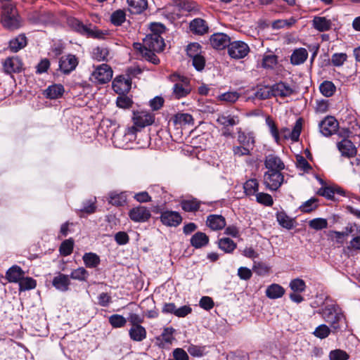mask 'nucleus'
<instances>
[{
    "label": "nucleus",
    "mask_w": 360,
    "mask_h": 360,
    "mask_svg": "<svg viewBox=\"0 0 360 360\" xmlns=\"http://www.w3.org/2000/svg\"><path fill=\"white\" fill-rule=\"evenodd\" d=\"M134 48L136 51L147 60L153 64H158L159 59L155 52H160L163 50L165 43L162 37L157 34L146 35L143 40V44L134 43Z\"/></svg>",
    "instance_id": "f257e3e1"
},
{
    "label": "nucleus",
    "mask_w": 360,
    "mask_h": 360,
    "mask_svg": "<svg viewBox=\"0 0 360 360\" xmlns=\"http://www.w3.org/2000/svg\"><path fill=\"white\" fill-rule=\"evenodd\" d=\"M266 122L269 127L271 135L277 143L280 142L281 137L283 139H290L293 142L298 141L302 128V119H298L296 121L292 131L287 127L281 128V130L278 131L276 124L269 117L266 118Z\"/></svg>",
    "instance_id": "f03ea898"
},
{
    "label": "nucleus",
    "mask_w": 360,
    "mask_h": 360,
    "mask_svg": "<svg viewBox=\"0 0 360 360\" xmlns=\"http://www.w3.org/2000/svg\"><path fill=\"white\" fill-rule=\"evenodd\" d=\"M323 319L330 324L334 332L340 330L345 326V319L338 306L335 304L326 305L322 310Z\"/></svg>",
    "instance_id": "7ed1b4c3"
},
{
    "label": "nucleus",
    "mask_w": 360,
    "mask_h": 360,
    "mask_svg": "<svg viewBox=\"0 0 360 360\" xmlns=\"http://www.w3.org/2000/svg\"><path fill=\"white\" fill-rule=\"evenodd\" d=\"M155 114L148 111H134L132 121L134 125L128 128L129 134H135L140 129L152 125L155 122Z\"/></svg>",
    "instance_id": "20e7f679"
},
{
    "label": "nucleus",
    "mask_w": 360,
    "mask_h": 360,
    "mask_svg": "<svg viewBox=\"0 0 360 360\" xmlns=\"http://www.w3.org/2000/svg\"><path fill=\"white\" fill-rule=\"evenodd\" d=\"M1 23L4 27L11 30L20 27V20L14 6L6 4L2 6Z\"/></svg>",
    "instance_id": "39448f33"
},
{
    "label": "nucleus",
    "mask_w": 360,
    "mask_h": 360,
    "mask_svg": "<svg viewBox=\"0 0 360 360\" xmlns=\"http://www.w3.org/2000/svg\"><path fill=\"white\" fill-rule=\"evenodd\" d=\"M127 77L123 75L117 76L112 82V89L118 94L123 95L128 93L131 89V76H136L141 73L139 68H128L127 70Z\"/></svg>",
    "instance_id": "423d86ee"
},
{
    "label": "nucleus",
    "mask_w": 360,
    "mask_h": 360,
    "mask_svg": "<svg viewBox=\"0 0 360 360\" xmlns=\"http://www.w3.org/2000/svg\"><path fill=\"white\" fill-rule=\"evenodd\" d=\"M68 22L69 26L72 30H75L76 32L82 34H84L88 37L96 39H103L105 34V32L96 28L91 24L89 25H85L81 21L76 18H69Z\"/></svg>",
    "instance_id": "0eeeda50"
},
{
    "label": "nucleus",
    "mask_w": 360,
    "mask_h": 360,
    "mask_svg": "<svg viewBox=\"0 0 360 360\" xmlns=\"http://www.w3.org/2000/svg\"><path fill=\"white\" fill-rule=\"evenodd\" d=\"M172 80L175 82L173 86V95L176 98L179 99L190 94L191 86L188 78L179 75H174Z\"/></svg>",
    "instance_id": "6e6552de"
},
{
    "label": "nucleus",
    "mask_w": 360,
    "mask_h": 360,
    "mask_svg": "<svg viewBox=\"0 0 360 360\" xmlns=\"http://www.w3.org/2000/svg\"><path fill=\"white\" fill-rule=\"evenodd\" d=\"M112 70L107 64H101L97 66L91 75V82L98 84H105L111 80Z\"/></svg>",
    "instance_id": "1a4fd4ad"
},
{
    "label": "nucleus",
    "mask_w": 360,
    "mask_h": 360,
    "mask_svg": "<svg viewBox=\"0 0 360 360\" xmlns=\"http://www.w3.org/2000/svg\"><path fill=\"white\" fill-rule=\"evenodd\" d=\"M284 181L281 172L266 171L263 177V183L266 188L270 191H276L280 188Z\"/></svg>",
    "instance_id": "9d476101"
},
{
    "label": "nucleus",
    "mask_w": 360,
    "mask_h": 360,
    "mask_svg": "<svg viewBox=\"0 0 360 360\" xmlns=\"http://www.w3.org/2000/svg\"><path fill=\"white\" fill-rule=\"evenodd\" d=\"M250 52L248 45L242 41L231 42L228 48L229 55L234 59L245 58Z\"/></svg>",
    "instance_id": "9b49d317"
},
{
    "label": "nucleus",
    "mask_w": 360,
    "mask_h": 360,
    "mask_svg": "<svg viewBox=\"0 0 360 360\" xmlns=\"http://www.w3.org/2000/svg\"><path fill=\"white\" fill-rule=\"evenodd\" d=\"M129 217L133 221L143 223L149 220L151 213L147 207L139 205L130 210Z\"/></svg>",
    "instance_id": "f8f14e48"
},
{
    "label": "nucleus",
    "mask_w": 360,
    "mask_h": 360,
    "mask_svg": "<svg viewBox=\"0 0 360 360\" xmlns=\"http://www.w3.org/2000/svg\"><path fill=\"white\" fill-rule=\"evenodd\" d=\"M210 41L214 49L221 50L226 46L229 47L231 44V38L224 33L218 32L210 37Z\"/></svg>",
    "instance_id": "ddd939ff"
},
{
    "label": "nucleus",
    "mask_w": 360,
    "mask_h": 360,
    "mask_svg": "<svg viewBox=\"0 0 360 360\" xmlns=\"http://www.w3.org/2000/svg\"><path fill=\"white\" fill-rule=\"evenodd\" d=\"M265 167L267 171L281 172L285 168V165L281 159L275 154H269L265 157Z\"/></svg>",
    "instance_id": "4468645a"
},
{
    "label": "nucleus",
    "mask_w": 360,
    "mask_h": 360,
    "mask_svg": "<svg viewBox=\"0 0 360 360\" xmlns=\"http://www.w3.org/2000/svg\"><path fill=\"white\" fill-rule=\"evenodd\" d=\"M77 65V58L75 56L72 54L61 57L59 61L60 69L65 74H68L74 70Z\"/></svg>",
    "instance_id": "2eb2a0df"
},
{
    "label": "nucleus",
    "mask_w": 360,
    "mask_h": 360,
    "mask_svg": "<svg viewBox=\"0 0 360 360\" xmlns=\"http://www.w3.org/2000/svg\"><path fill=\"white\" fill-rule=\"evenodd\" d=\"M338 123L333 117H327L319 124L320 131L326 136L332 135L337 131Z\"/></svg>",
    "instance_id": "dca6fc26"
},
{
    "label": "nucleus",
    "mask_w": 360,
    "mask_h": 360,
    "mask_svg": "<svg viewBox=\"0 0 360 360\" xmlns=\"http://www.w3.org/2000/svg\"><path fill=\"white\" fill-rule=\"evenodd\" d=\"M160 220L166 226H177L181 224L182 217L177 212L165 211L161 214Z\"/></svg>",
    "instance_id": "f3484780"
},
{
    "label": "nucleus",
    "mask_w": 360,
    "mask_h": 360,
    "mask_svg": "<svg viewBox=\"0 0 360 360\" xmlns=\"http://www.w3.org/2000/svg\"><path fill=\"white\" fill-rule=\"evenodd\" d=\"M3 67L5 72L12 74L20 72L22 68V63L18 57H9L4 60Z\"/></svg>",
    "instance_id": "a211bd4d"
},
{
    "label": "nucleus",
    "mask_w": 360,
    "mask_h": 360,
    "mask_svg": "<svg viewBox=\"0 0 360 360\" xmlns=\"http://www.w3.org/2000/svg\"><path fill=\"white\" fill-rule=\"evenodd\" d=\"M175 329L172 327H167L163 329L162 334L156 338V340L161 347H165L167 345H171L174 340V333Z\"/></svg>",
    "instance_id": "6ab92c4d"
},
{
    "label": "nucleus",
    "mask_w": 360,
    "mask_h": 360,
    "mask_svg": "<svg viewBox=\"0 0 360 360\" xmlns=\"http://www.w3.org/2000/svg\"><path fill=\"white\" fill-rule=\"evenodd\" d=\"M239 118L237 115L229 114L227 112L218 115L217 122L224 127H230L237 125L239 123Z\"/></svg>",
    "instance_id": "aec40b11"
},
{
    "label": "nucleus",
    "mask_w": 360,
    "mask_h": 360,
    "mask_svg": "<svg viewBox=\"0 0 360 360\" xmlns=\"http://www.w3.org/2000/svg\"><path fill=\"white\" fill-rule=\"evenodd\" d=\"M338 148L342 155L347 157H353L356 153V149L353 143L347 139L340 141L338 143Z\"/></svg>",
    "instance_id": "412c9836"
},
{
    "label": "nucleus",
    "mask_w": 360,
    "mask_h": 360,
    "mask_svg": "<svg viewBox=\"0 0 360 360\" xmlns=\"http://www.w3.org/2000/svg\"><path fill=\"white\" fill-rule=\"evenodd\" d=\"M52 285L58 290L65 292L69 289L70 280L68 275L59 273L52 281Z\"/></svg>",
    "instance_id": "4be33fe9"
},
{
    "label": "nucleus",
    "mask_w": 360,
    "mask_h": 360,
    "mask_svg": "<svg viewBox=\"0 0 360 360\" xmlns=\"http://www.w3.org/2000/svg\"><path fill=\"white\" fill-rule=\"evenodd\" d=\"M207 225L213 231L221 230L226 226L224 217L218 214H210L207 218Z\"/></svg>",
    "instance_id": "5701e85b"
},
{
    "label": "nucleus",
    "mask_w": 360,
    "mask_h": 360,
    "mask_svg": "<svg viewBox=\"0 0 360 360\" xmlns=\"http://www.w3.org/2000/svg\"><path fill=\"white\" fill-rule=\"evenodd\" d=\"M274 96L287 97L294 94V89L285 82H278L273 85Z\"/></svg>",
    "instance_id": "b1692460"
},
{
    "label": "nucleus",
    "mask_w": 360,
    "mask_h": 360,
    "mask_svg": "<svg viewBox=\"0 0 360 360\" xmlns=\"http://www.w3.org/2000/svg\"><path fill=\"white\" fill-rule=\"evenodd\" d=\"M333 23L326 17L315 16L312 20L313 27L319 32H326L331 29Z\"/></svg>",
    "instance_id": "393cba45"
},
{
    "label": "nucleus",
    "mask_w": 360,
    "mask_h": 360,
    "mask_svg": "<svg viewBox=\"0 0 360 360\" xmlns=\"http://www.w3.org/2000/svg\"><path fill=\"white\" fill-rule=\"evenodd\" d=\"M146 330L141 325L133 326L129 330V335L133 341L141 342L146 338Z\"/></svg>",
    "instance_id": "a878e982"
},
{
    "label": "nucleus",
    "mask_w": 360,
    "mask_h": 360,
    "mask_svg": "<svg viewBox=\"0 0 360 360\" xmlns=\"http://www.w3.org/2000/svg\"><path fill=\"white\" fill-rule=\"evenodd\" d=\"M238 134L239 143L252 150L255 143L254 134L252 132L245 133L240 130L238 131Z\"/></svg>",
    "instance_id": "bb28decb"
},
{
    "label": "nucleus",
    "mask_w": 360,
    "mask_h": 360,
    "mask_svg": "<svg viewBox=\"0 0 360 360\" xmlns=\"http://www.w3.org/2000/svg\"><path fill=\"white\" fill-rule=\"evenodd\" d=\"M308 58V52L304 48H299L292 52L290 56V62L294 65L304 63Z\"/></svg>",
    "instance_id": "cd10ccee"
},
{
    "label": "nucleus",
    "mask_w": 360,
    "mask_h": 360,
    "mask_svg": "<svg viewBox=\"0 0 360 360\" xmlns=\"http://www.w3.org/2000/svg\"><path fill=\"white\" fill-rule=\"evenodd\" d=\"M285 292V289L281 285L273 283L266 288L265 293L269 299L275 300L281 297Z\"/></svg>",
    "instance_id": "c85d7f7f"
},
{
    "label": "nucleus",
    "mask_w": 360,
    "mask_h": 360,
    "mask_svg": "<svg viewBox=\"0 0 360 360\" xmlns=\"http://www.w3.org/2000/svg\"><path fill=\"white\" fill-rule=\"evenodd\" d=\"M190 29L192 32L202 35L208 31V26L204 20L196 18L191 22Z\"/></svg>",
    "instance_id": "c756f323"
},
{
    "label": "nucleus",
    "mask_w": 360,
    "mask_h": 360,
    "mask_svg": "<svg viewBox=\"0 0 360 360\" xmlns=\"http://www.w3.org/2000/svg\"><path fill=\"white\" fill-rule=\"evenodd\" d=\"M23 276L24 271L18 266H13L6 274V277L10 283H18Z\"/></svg>",
    "instance_id": "7c9ffc66"
},
{
    "label": "nucleus",
    "mask_w": 360,
    "mask_h": 360,
    "mask_svg": "<svg viewBox=\"0 0 360 360\" xmlns=\"http://www.w3.org/2000/svg\"><path fill=\"white\" fill-rule=\"evenodd\" d=\"M129 11L132 14H139L148 6L147 0H127Z\"/></svg>",
    "instance_id": "2f4dec72"
},
{
    "label": "nucleus",
    "mask_w": 360,
    "mask_h": 360,
    "mask_svg": "<svg viewBox=\"0 0 360 360\" xmlns=\"http://www.w3.org/2000/svg\"><path fill=\"white\" fill-rule=\"evenodd\" d=\"M208 243V236L202 232L195 233L191 238V243L195 248H200L206 245Z\"/></svg>",
    "instance_id": "473e14b6"
},
{
    "label": "nucleus",
    "mask_w": 360,
    "mask_h": 360,
    "mask_svg": "<svg viewBox=\"0 0 360 360\" xmlns=\"http://www.w3.org/2000/svg\"><path fill=\"white\" fill-rule=\"evenodd\" d=\"M201 202L195 198L183 200L181 202V208L185 212H194L199 210Z\"/></svg>",
    "instance_id": "72a5a7b5"
},
{
    "label": "nucleus",
    "mask_w": 360,
    "mask_h": 360,
    "mask_svg": "<svg viewBox=\"0 0 360 360\" xmlns=\"http://www.w3.org/2000/svg\"><path fill=\"white\" fill-rule=\"evenodd\" d=\"M64 92V88L61 84H53L49 86L46 91V96L51 99H56L61 96Z\"/></svg>",
    "instance_id": "f704fd0d"
},
{
    "label": "nucleus",
    "mask_w": 360,
    "mask_h": 360,
    "mask_svg": "<svg viewBox=\"0 0 360 360\" xmlns=\"http://www.w3.org/2000/svg\"><path fill=\"white\" fill-rule=\"evenodd\" d=\"M218 246L226 253H231L236 248V243L229 238H222L219 240Z\"/></svg>",
    "instance_id": "c9c22d12"
},
{
    "label": "nucleus",
    "mask_w": 360,
    "mask_h": 360,
    "mask_svg": "<svg viewBox=\"0 0 360 360\" xmlns=\"http://www.w3.org/2000/svg\"><path fill=\"white\" fill-rule=\"evenodd\" d=\"M82 259L87 268H95L100 264L99 257L93 252L85 253Z\"/></svg>",
    "instance_id": "e433bc0d"
},
{
    "label": "nucleus",
    "mask_w": 360,
    "mask_h": 360,
    "mask_svg": "<svg viewBox=\"0 0 360 360\" xmlns=\"http://www.w3.org/2000/svg\"><path fill=\"white\" fill-rule=\"evenodd\" d=\"M173 122L176 125L184 126L193 124V117L188 113H178L174 115Z\"/></svg>",
    "instance_id": "4c0bfd02"
},
{
    "label": "nucleus",
    "mask_w": 360,
    "mask_h": 360,
    "mask_svg": "<svg viewBox=\"0 0 360 360\" xmlns=\"http://www.w3.org/2000/svg\"><path fill=\"white\" fill-rule=\"evenodd\" d=\"M27 44L26 37L25 35L20 34L15 39L11 40L9 44L10 49L12 51L17 52L20 49L25 47Z\"/></svg>",
    "instance_id": "58836bf2"
},
{
    "label": "nucleus",
    "mask_w": 360,
    "mask_h": 360,
    "mask_svg": "<svg viewBox=\"0 0 360 360\" xmlns=\"http://www.w3.org/2000/svg\"><path fill=\"white\" fill-rule=\"evenodd\" d=\"M276 219L278 224L287 229H291L294 226L293 220L290 218L285 212L277 213Z\"/></svg>",
    "instance_id": "ea45409f"
},
{
    "label": "nucleus",
    "mask_w": 360,
    "mask_h": 360,
    "mask_svg": "<svg viewBox=\"0 0 360 360\" xmlns=\"http://www.w3.org/2000/svg\"><path fill=\"white\" fill-rule=\"evenodd\" d=\"M18 283L20 291L32 290L35 288L37 285L36 281L31 277L23 278L22 276Z\"/></svg>",
    "instance_id": "a19ab883"
},
{
    "label": "nucleus",
    "mask_w": 360,
    "mask_h": 360,
    "mask_svg": "<svg viewBox=\"0 0 360 360\" xmlns=\"http://www.w3.org/2000/svg\"><path fill=\"white\" fill-rule=\"evenodd\" d=\"M278 63V57L274 54L264 55L262 67L265 69H273Z\"/></svg>",
    "instance_id": "79ce46f5"
},
{
    "label": "nucleus",
    "mask_w": 360,
    "mask_h": 360,
    "mask_svg": "<svg viewBox=\"0 0 360 360\" xmlns=\"http://www.w3.org/2000/svg\"><path fill=\"white\" fill-rule=\"evenodd\" d=\"M335 89L334 84L330 81L323 82L319 86L320 91L326 97L333 96L335 91Z\"/></svg>",
    "instance_id": "37998d69"
},
{
    "label": "nucleus",
    "mask_w": 360,
    "mask_h": 360,
    "mask_svg": "<svg viewBox=\"0 0 360 360\" xmlns=\"http://www.w3.org/2000/svg\"><path fill=\"white\" fill-rule=\"evenodd\" d=\"M74 240L72 238L64 240L59 248L60 253L63 256L70 255L73 250Z\"/></svg>",
    "instance_id": "c03bdc74"
},
{
    "label": "nucleus",
    "mask_w": 360,
    "mask_h": 360,
    "mask_svg": "<svg viewBox=\"0 0 360 360\" xmlns=\"http://www.w3.org/2000/svg\"><path fill=\"white\" fill-rule=\"evenodd\" d=\"M259 184L256 179L248 180L243 186L246 195H252L256 193L258 190Z\"/></svg>",
    "instance_id": "a18cd8bd"
},
{
    "label": "nucleus",
    "mask_w": 360,
    "mask_h": 360,
    "mask_svg": "<svg viewBox=\"0 0 360 360\" xmlns=\"http://www.w3.org/2000/svg\"><path fill=\"white\" fill-rule=\"evenodd\" d=\"M289 286L293 292H302L306 289L305 282L301 278L292 279L290 282Z\"/></svg>",
    "instance_id": "49530a36"
},
{
    "label": "nucleus",
    "mask_w": 360,
    "mask_h": 360,
    "mask_svg": "<svg viewBox=\"0 0 360 360\" xmlns=\"http://www.w3.org/2000/svg\"><path fill=\"white\" fill-rule=\"evenodd\" d=\"M255 96L262 100H265L274 96L273 86L259 88L255 93Z\"/></svg>",
    "instance_id": "de8ad7c7"
},
{
    "label": "nucleus",
    "mask_w": 360,
    "mask_h": 360,
    "mask_svg": "<svg viewBox=\"0 0 360 360\" xmlns=\"http://www.w3.org/2000/svg\"><path fill=\"white\" fill-rule=\"evenodd\" d=\"M88 276V271L84 268L79 267L72 270L69 277L74 280L85 281Z\"/></svg>",
    "instance_id": "09e8293b"
},
{
    "label": "nucleus",
    "mask_w": 360,
    "mask_h": 360,
    "mask_svg": "<svg viewBox=\"0 0 360 360\" xmlns=\"http://www.w3.org/2000/svg\"><path fill=\"white\" fill-rule=\"evenodd\" d=\"M253 271L259 276H265L269 274L270 267L262 262H254Z\"/></svg>",
    "instance_id": "8fccbe9b"
},
{
    "label": "nucleus",
    "mask_w": 360,
    "mask_h": 360,
    "mask_svg": "<svg viewBox=\"0 0 360 360\" xmlns=\"http://www.w3.org/2000/svg\"><path fill=\"white\" fill-rule=\"evenodd\" d=\"M109 322L113 328H121L125 326L127 320L122 315L113 314L109 317Z\"/></svg>",
    "instance_id": "3c124183"
},
{
    "label": "nucleus",
    "mask_w": 360,
    "mask_h": 360,
    "mask_svg": "<svg viewBox=\"0 0 360 360\" xmlns=\"http://www.w3.org/2000/svg\"><path fill=\"white\" fill-rule=\"evenodd\" d=\"M309 226L314 230H321L327 228L328 221L323 218H316L309 221Z\"/></svg>",
    "instance_id": "603ef678"
},
{
    "label": "nucleus",
    "mask_w": 360,
    "mask_h": 360,
    "mask_svg": "<svg viewBox=\"0 0 360 360\" xmlns=\"http://www.w3.org/2000/svg\"><path fill=\"white\" fill-rule=\"evenodd\" d=\"M186 52L191 58L196 57L202 53L201 46L197 42L191 43L187 46Z\"/></svg>",
    "instance_id": "864d4df0"
},
{
    "label": "nucleus",
    "mask_w": 360,
    "mask_h": 360,
    "mask_svg": "<svg viewBox=\"0 0 360 360\" xmlns=\"http://www.w3.org/2000/svg\"><path fill=\"white\" fill-rule=\"evenodd\" d=\"M347 59V55L345 53H336L331 56V63L335 67L342 66Z\"/></svg>",
    "instance_id": "5fc2aeb1"
},
{
    "label": "nucleus",
    "mask_w": 360,
    "mask_h": 360,
    "mask_svg": "<svg viewBox=\"0 0 360 360\" xmlns=\"http://www.w3.org/2000/svg\"><path fill=\"white\" fill-rule=\"evenodd\" d=\"M317 199L315 198H311V199L304 202L300 207V209L303 212H309L317 207Z\"/></svg>",
    "instance_id": "6e6d98bb"
},
{
    "label": "nucleus",
    "mask_w": 360,
    "mask_h": 360,
    "mask_svg": "<svg viewBox=\"0 0 360 360\" xmlns=\"http://www.w3.org/2000/svg\"><path fill=\"white\" fill-rule=\"evenodd\" d=\"M330 360H347L349 354L341 349H334L329 353Z\"/></svg>",
    "instance_id": "4d7b16f0"
},
{
    "label": "nucleus",
    "mask_w": 360,
    "mask_h": 360,
    "mask_svg": "<svg viewBox=\"0 0 360 360\" xmlns=\"http://www.w3.org/2000/svg\"><path fill=\"white\" fill-rule=\"evenodd\" d=\"M330 333V329L325 324L319 326L314 330V335L320 338L323 339L327 338Z\"/></svg>",
    "instance_id": "13d9d810"
},
{
    "label": "nucleus",
    "mask_w": 360,
    "mask_h": 360,
    "mask_svg": "<svg viewBox=\"0 0 360 360\" xmlns=\"http://www.w3.org/2000/svg\"><path fill=\"white\" fill-rule=\"evenodd\" d=\"M125 13L122 10H117L111 15V22L115 25H120L125 20Z\"/></svg>",
    "instance_id": "bf43d9fd"
},
{
    "label": "nucleus",
    "mask_w": 360,
    "mask_h": 360,
    "mask_svg": "<svg viewBox=\"0 0 360 360\" xmlns=\"http://www.w3.org/2000/svg\"><path fill=\"white\" fill-rule=\"evenodd\" d=\"M256 198L258 202L266 206H271L274 203L272 197L267 193H259L256 195Z\"/></svg>",
    "instance_id": "052dcab7"
},
{
    "label": "nucleus",
    "mask_w": 360,
    "mask_h": 360,
    "mask_svg": "<svg viewBox=\"0 0 360 360\" xmlns=\"http://www.w3.org/2000/svg\"><path fill=\"white\" fill-rule=\"evenodd\" d=\"M296 165L297 168L305 172H309V170L311 169V167L310 166L309 162L304 157L301 155L297 156Z\"/></svg>",
    "instance_id": "680f3d73"
},
{
    "label": "nucleus",
    "mask_w": 360,
    "mask_h": 360,
    "mask_svg": "<svg viewBox=\"0 0 360 360\" xmlns=\"http://www.w3.org/2000/svg\"><path fill=\"white\" fill-rule=\"evenodd\" d=\"M239 98V94L236 91L226 92L221 94L219 96V99L221 101H224L226 102L234 103Z\"/></svg>",
    "instance_id": "e2e57ef3"
},
{
    "label": "nucleus",
    "mask_w": 360,
    "mask_h": 360,
    "mask_svg": "<svg viewBox=\"0 0 360 360\" xmlns=\"http://www.w3.org/2000/svg\"><path fill=\"white\" fill-rule=\"evenodd\" d=\"M192 63L197 70L200 71L203 70L205 65V60L204 56L200 54L196 57L195 56L192 58Z\"/></svg>",
    "instance_id": "0e129e2a"
},
{
    "label": "nucleus",
    "mask_w": 360,
    "mask_h": 360,
    "mask_svg": "<svg viewBox=\"0 0 360 360\" xmlns=\"http://www.w3.org/2000/svg\"><path fill=\"white\" fill-rule=\"evenodd\" d=\"M252 149L245 147V146L240 145L238 146H234L233 148V152L235 155L237 156H243V155H250V151Z\"/></svg>",
    "instance_id": "69168bd1"
},
{
    "label": "nucleus",
    "mask_w": 360,
    "mask_h": 360,
    "mask_svg": "<svg viewBox=\"0 0 360 360\" xmlns=\"http://www.w3.org/2000/svg\"><path fill=\"white\" fill-rule=\"evenodd\" d=\"M116 103L117 105L121 108H128L131 107L132 104L131 100L129 97L124 96H119Z\"/></svg>",
    "instance_id": "338daca9"
},
{
    "label": "nucleus",
    "mask_w": 360,
    "mask_h": 360,
    "mask_svg": "<svg viewBox=\"0 0 360 360\" xmlns=\"http://www.w3.org/2000/svg\"><path fill=\"white\" fill-rule=\"evenodd\" d=\"M173 360H188V355L181 348H176L173 351Z\"/></svg>",
    "instance_id": "774afa93"
}]
</instances>
